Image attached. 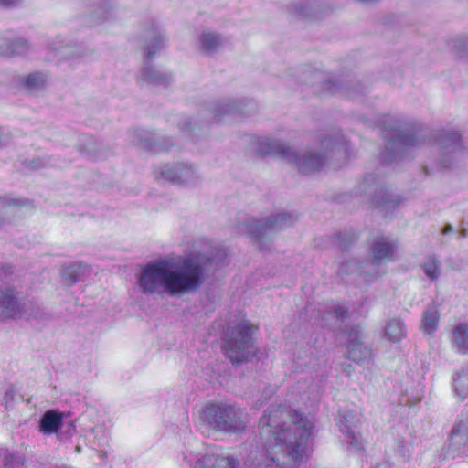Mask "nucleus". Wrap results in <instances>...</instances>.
<instances>
[{
    "mask_svg": "<svg viewBox=\"0 0 468 468\" xmlns=\"http://www.w3.org/2000/svg\"><path fill=\"white\" fill-rule=\"evenodd\" d=\"M452 230H453L452 226L451 224H446L441 232H442V234L446 235V234L452 232Z\"/></svg>",
    "mask_w": 468,
    "mask_h": 468,
    "instance_id": "41",
    "label": "nucleus"
},
{
    "mask_svg": "<svg viewBox=\"0 0 468 468\" xmlns=\"http://www.w3.org/2000/svg\"><path fill=\"white\" fill-rule=\"evenodd\" d=\"M29 50L30 45L27 40L23 38L14 41H0V56L2 57L23 56L28 53Z\"/></svg>",
    "mask_w": 468,
    "mask_h": 468,
    "instance_id": "22",
    "label": "nucleus"
},
{
    "mask_svg": "<svg viewBox=\"0 0 468 468\" xmlns=\"http://www.w3.org/2000/svg\"><path fill=\"white\" fill-rule=\"evenodd\" d=\"M297 217L288 212H281L261 219H250L246 224L248 232L255 239L260 249L271 234L284 228L292 226Z\"/></svg>",
    "mask_w": 468,
    "mask_h": 468,
    "instance_id": "6",
    "label": "nucleus"
},
{
    "mask_svg": "<svg viewBox=\"0 0 468 468\" xmlns=\"http://www.w3.org/2000/svg\"><path fill=\"white\" fill-rule=\"evenodd\" d=\"M202 419L213 430L224 432H240L247 424V414L235 404H210L204 409Z\"/></svg>",
    "mask_w": 468,
    "mask_h": 468,
    "instance_id": "4",
    "label": "nucleus"
},
{
    "mask_svg": "<svg viewBox=\"0 0 468 468\" xmlns=\"http://www.w3.org/2000/svg\"><path fill=\"white\" fill-rule=\"evenodd\" d=\"M360 262L361 261L356 260H351L343 262L339 267V274L341 275L342 279L347 281V277L350 274L357 273V275H359Z\"/></svg>",
    "mask_w": 468,
    "mask_h": 468,
    "instance_id": "32",
    "label": "nucleus"
},
{
    "mask_svg": "<svg viewBox=\"0 0 468 468\" xmlns=\"http://www.w3.org/2000/svg\"><path fill=\"white\" fill-rule=\"evenodd\" d=\"M144 50L148 58H151L165 42V36L159 28H152L144 34Z\"/></svg>",
    "mask_w": 468,
    "mask_h": 468,
    "instance_id": "20",
    "label": "nucleus"
},
{
    "mask_svg": "<svg viewBox=\"0 0 468 468\" xmlns=\"http://www.w3.org/2000/svg\"><path fill=\"white\" fill-rule=\"evenodd\" d=\"M449 450L465 452L468 451V413L461 414L452 428Z\"/></svg>",
    "mask_w": 468,
    "mask_h": 468,
    "instance_id": "12",
    "label": "nucleus"
},
{
    "mask_svg": "<svg viewBox=\"0 0 468 468\" xmlns=\"http://www.w3.org/2000/svg\"><path fill=\"white\" fill-rule=\"evenodd\" d=\"M21 0H0V6L9 7L17 5Z\"/></svg>",
    "mask_w": 468,
    "mask_h": 468,
    "instance_id": "39",
    "label": "nucleus"
},
{
    "mask_svg": "<svg viewBox=\"0 0 468 468\" xmlns=\"http://www.w3.org/2000/svg\"><path fill=\"white\" fill-rule=\"evenodd\" d=\"M419 144V139L413 131L409 129L393 131L386 145V158L390 160L399 159L407 149Z\"/></svg>",
    "mask_w": 468,
    "mask_h": 468,
    "instance_id": "10",
    "label": "nucleus"
},
{
    "mask_svg": "<svg viewBox=\"0 0 468 468\" xmlns=\"http://www.w3.org/2000/svg\"><path fill=\"white\" fill-rule=\"evenodd\" d=\"M22 203L9 197H0V228L9 221L8 216Z\"/></svg>",
    "mask_w": 468,
    "mask_h": 468,
    "instance_id": "28",
    "label": "nucleus"
},
{
    "mask_svg": "<svg viewBox=\"0 0 468 468\" xmlns=\"http://www.w3.org/2000/svg\"><path fill=\"white\" fill-rule=\"evenodd\" d=\"M266 468H272V465L271 464H267Z\"/></svg>",
    "mask_w": 468,
    "mask_h": 468,
    "instance_id": "48",
    "label": "nucleus"
},
{
    "mask_svg": "<svg viewBox=\"0 0 468 468\" xmlns=\"http://www.w3.org/2000/svg\"><path fill=\"white\" fill-rule=\"evenodd\" d=\"M185 125H186V127H188V128H189L188 130H189L190 132L194 130V128L189 127V126H190V122H189L187 120H186V121H185Z\"/></svg>",
    "mask_w": 468,
    "mask_h": 468,
    "instance_id": "44",
    "label": "nucleus"
},
{
    "mask_svg": "<svg viewBox=\"0 0 468 468\" xmlns=\"http://www.w3.org/2000/svg\"><path fill=\"white\" fill-rule=\"evenodd\" d=\"M227 257L225 250H218L213 256L198 253L155 260L143 269L138 278L139 287L144 294L154 298L194 292L204 282L207 272L212 267H218Z\"/></svg>",
    "mask_w": 468,
    "mask_h": 468,
    "instance_id": "1",
    "label": "nucleus"
},
{
    "mask_svg": "<svg viewBox=\"0 0 468 468\" xmlns=\"http://www.w3.org/2000/svg\"><path fill=\"white\" fill-rule=\"evenodd\" d=\"M133 142L142 148L151 151L154 154H159L169 148L168 144H164L159 141V137L145 130H135L133 132Z\"/></svg>",
    "mask_w": 468,
    "mask_h": 468,
    "instance_id": "17",
    "label": "nucleus"
},
{
    "mask_svg": "<svg viewBox=\"0 0 468 468\" xmlns=\"http://www.w3.org/2000/svg\"><path fill=\"white\" fill-rule=\"evenodd\" d=\"M247 112L248 111H245L240 102L229 99L216 101L199 111L197 125L205 128L211 122H222L226 116Z\"/></svg>",
    "mask_w": 468,
    "mask_h": 468,
    "instance_id": "8",
    "label": "nucleus"
},
{
    "mask_svg": "<svg viewBox=\"0 0 468 468\" xmlns=\"http://www.w3.org/2000/svg\"><path fill=\"white\" fill-rule=\"evenodd\" d=\"M172 75L165 72H161L147 63L144 64L139 80L153 86H167L172 81Z\"/></svg>",
    "mask_w": 468,
    "mask_h": 468,
    "instance_id": "18",
    "label": "nucleus"
},
{
    "mask_svg": "<svg viewBox=\"0 0 468 468\" xmlns=\"http://www.w3.org/2000/svg\"><path fill=\"white\" fill-rule=\"evenodd\" d=\"M397 250L396 240L388 238H379L376 239L370 249L371 261L375 264L383 265L388 261L395 260Z\"/></svg>",
    "mask_w": 468,
    "mask_h": 468,
    "instance_id": "14",
    "label": "nucleus"
},
{
    "mask_svg": "<svg viewBox=\"0 0 468 468\" xmlns=\"http://www.w3.org/2000/svg\"><path fill=\"white\" fill-rule=\"evenodd\" d=\"M222 38L215 32H203L199 37V44L205 54L216 52L222 45Z\"/></svg>",
    "mask_w": 468,
    "mask_h": 468,
    "instance_id": "23",
    "label": "nucleus"
},
{
    "mask_svg": "<svg viewBox=\"0 0 468 468\" xmlns=\"http://www.w3.org/2000/svg\"><path fill=\"white\" fill-rule=\"evenodd\" d=\"M381 265L375 264L373 261L370 263L360 262L359 276H362L367 282H372L384 274V271H380Z\"/></svg>",
    "mask_w": 468,
    "mask_h": 468,
    "instance_id": "30",
    "label": "nucleus"
},
{
    "mask_svg": "<svg viewBox=\"0 0 468 468\" xmlns=\"http://www.w3.org/2000/svg\"><path fill=\"white\" fill-rule=\"evenodd\" d=\"M324 90L327 93H340L344 96L355 100L363 93V88L354 78H347L341 80H329L323 85Z\"/></svg>",
    "mask_w": 468,
    "mask_h": 468,
    "instance_id": "13",
    "label": "nucleus"
},
{
    "mask_svg": "<svg viewBox=\"0 0 468 468\" xmlns=\"http://www.w3.org/2000/svg\"><path fill=\"white\" fill-rule=\"evenodd\" d=\"M256 327L242 322L235 326L225 343V355L232 364L247 363L255 356L252 335Z\"/></svg>",
    "mask_w": 468,
    "mask_h": 468,
    "instance_id": "5",
    "label": "nucleus"
},
{
    "mask_svg": "<svg viewBox=\"0 0 468 468\" xmlns=\"http://www.w3.org/2000/svg\"><path fill=\"white\" fill-rule=\"evenodd\" d=\"M335 314L337 318L343 319L344 317H346V311L342 307H338L335 310Z\"/></svg>",
    "mask_w": 468,
    "mask_h": 468,
    "instance_id": "40",
    "label": "nucleus"
},
{
    "mask_svg": "<svg viewBox=\"0 0 468 468\" xmlns=\"http://www.w3.org/2000/svg\"><path fill=\"white\" fill-rule=\"evenodd\" d=\"M468 236L467 229L465 228H462V229L459 232V238L463 239Z\"/></svg>",
    "mask_w": 468,
    "mask_h": 468,
    "instance_id": "42",
    "label": "nucleus"
},
{
    "mask_svg": "<svg viewBox=\"0 0 468 468\" xmlns=\"http://www.w3.org/2000/svg\"><path fill=\"white\" fill-rule=\"evenodd\" d=\"M62 54L68 58H81L85 51L80 47H64L61 50Z\"/></svg>",
    "mask_w": 468,
    "mask_h": 468,
    "instance_id": "36",
    "label": "nucleus"
},
{
    "mask_svg": "<svg viewBox=\"0 0 468 468\" xmlns=\"http://www.w3.org/2000/svg\"><path fill=\"white\" fill-rule=\"evenodd\" d=\"M10 142V135L9 133H5L1 127H0V147L5 146Z\"/></svg>",
    "mask_w": 468,
    "mask_h": 468,
    "instance_id": "38",
    "label": "nucleus"
},
{
    "mask_svg": "<svg viewBox=\"0 0 468 468\" xmlns=\"http://www.w3.org/2000/svg\"><path fill=\"white\" fill-rule=\"evenodd\" d=\"M358 190L367 196L371 203L385 210H392L401 202V198L388 191L384 183L375 175L367 176L359 184Z\"/></svg>",
    "mask_w": 468,
    "mask_h": 468,
    "instance_id": "7",
    "label": "nucleus"
},
{
    "mask_svg": "<svg viewBox=\"0 0 468 468\" xmlns=\"http://www.w3.org/2000/svg\"><path fill=\"white\" fill-rule=\"evenodd\" d=\"M465 48H468V37L466 39Z\"/></svg>",
    "mask_w": 468,
    "mask_h": 468,
    "instance_id": "46",
    "label": "nucleus"
},
{
    "mask_svg": "<svg viewBox=\"0 0 468 468\" xmlns=\"http://www.w3.org/2000/svg\"><path fill=\"white\" fill-rule=\"evenodd\" d=\"M323 153L305 149L302 152H292L282 141L267 137L258 140L257 150L261 154H283L294 164L300 173L308 175L319 171L326 163L327 153L335 151L342 146V136L335 133L320 141Z\"/></svg>",
    "mask_w": 468,
    "mask_h": 468,
    "instance_id": "3",
    "label": "nucleus"
},
{
    "mask_svg": "<svg viewBox=\"0 0 468 468\" xmlns=\"http://www.w3.org/2000/svg\"><path fill=\"white\" fill-rule=\"evenodd\" d=\"M157 180L167 181L179 186H194L200 181V175L197 169L186 163L176 165H165L155 170Z\"/></svg>",
    "mask_w": 468,
    "mask_h": 468,
    "instance_id": "9",
    "label": "nucleus"
},
{
    "mask_svg": "<svg viewBox=\"0 0 468 468\" xmlns=\"http://www.w3.org/2000/svg\"><path fill=\"white\" fill-rule=\"evenodd\" d=\"M48 162H49L48 159H47L45 157H39V158L33 159L30 162V165L34 169H40V168L46 167L48 165Z\"/></svg>",
    "mask_w": 468,
    "mask_h": 468,
    "instance_id": "37",
    "label": "nucleus"
},
{
    "mask_svg": "<svg viewBox=\"0 0 468 468\" xmlns=\"http://www.w3.org/2000/svg\"><path fill=\"white\" fill-rule=\"evenodd\" d=\"M395 452L404 461H410V443L404 439L398 438L395 440Z\"/></svg>",
    "mask_w": 468,
    "mask_h": 468,
    "instance_id": "33",
    "label": "nucleus"
},
{
    "mask_svg": "<svg viewBox=\"0 0 468 468\" xmlns=\"http://www.w3.org/2000/svg\"><path fill=\"white\" fill-rule=\"evenodd\" d=\"M347 356L356 363L363 362L371 356L370 348L362 342V332L359 328L351 329L348 333Z\"/></svg>",
    "mask_w": 468,
    "mask_h": 468,
    "instance_id": "15",
    "label": "nucleus"
},
{
    "mask_svg": "<svg viewBox=\"0 0 468 468\" xmlns=\"http://www.w3.org/2000/svg\"><path fill=\"white\" fill-rule=\"evenodd\" d=\"M460 142L461 135L455 132L448 133L443 140L444 147L452 148L453 150L459 147Z\"/></svg>",
    "mask_w": 468,
    "mask_h": 468,
    "instance_id": "35",
    "label": "nucleus"
},
{
    "mask_svg": "<svg viewBox=\"0 0 468 468\" xmlns=\"http://www.w3.org/2000/svg\"><path fill=\"white\" fill-rule=\"evenodd\" d=\"M87 268L88 267L86 265L80 262H76L64 268L61 273L64 282L68 285L76 283L80 276L85 273Z\"/></svg>",
    "mask_w": 468,
    "mask_h": 468,
    "instance_id": "25",
    "label": "nucleus"
},
{
    "mask_svg": "<svg viewBox=\"0 0 468 468\" xmlns=\"http://www.w3.org/2000/svg\"><path fill=\"white\" fill-rule=\"evenodd\" d=\"M81 452V447L80 445H77L75 447V452L80 453Z\"/></svg>",
    "mask_w": 468,
    "mask_h": 468,
    "instance_id": "45",
    "label": "nucleus"
},
{
    "mask_svg": "<svg viewBox=\"0 0 468 468\" xmlns=\"http://www.w3.org/2000/svg\"><path fill=\"white\" fill-rule=\"evenodd\" d=\"M439 311L436 305L431 304L423 313L421 328L425 334L433 333L439 323Z\"/></svg>",
    "mask_w": 468,
    "mask_h": 468,
    "instance_id": "24",
    "label": "nucleus"
},
{
    "mask_svg": "<svg viewBox=\"0 0 468 468\" xmlns=\"http://www.w3.org/2000/svg\"><path fill=\"white\" fill-rule=\"evenodd\" d=\"M260 423L267 459L277 468H291L306 456L313 425L303 414L275 410L265 413Z\"/></svg>",
    "mask_w": 468,
    "mask_h": 468,
    "instance_id": "2",
    "label": "nucleus"
},
{
    "mask_svg": "<svg viewBox=\"0 0 468 468\" xmlns=\"http://www.w3.org/2000/svg\"><path fill=\"white\" fill-rule=\"evenodd\" d=\"M453 386L462 399L468 397V367L458 371L453 377Z\"/></svg>",
    "mask_w": 468,
    "mask_h": 468,
    "instance_id": "29",
    "label": "nucleus"
},
{
    "mask_svg": "<svg viewBox=\"0 0 468 468\" xmlns=\"http://www.w3.org/2000/svg\"><path fill=\"white\" fill-rule=\"evenodd\" d=\"M21 310L18 293L13 287L0 288V317H13Z\"/></svg>",
    "mask_w": 468,
    "mask_h": 468,
    "instance_id": "16",
    "label": "nucleus"
},
{
    "mask_svg": "<svg viewBox=\"0 0 468 468\" xmlns=\"http://www.w3.org/2000/svg\"><path fill=\"white\" fill-rule=\"evenodd\" d=\"M46 82L45 77L41 73L29 74L25 80V86L30 91L40 90Z\"/></svg>",
    "mask_w": 468,
    "mask_h": 468,
    "instance_id": "31",
    "label": "nucleus"
},
{
    "mask_svg": "<svg viewBox=\"0 0 468 468\" xmlns=\"http://www.w3.org/2000/svg\"><path fill=\"white\" fill-rule=\"evenodd\" d=\"M62 414L57 410L46 411L39 420V431L45 435L57 433L62 425Z\"/></svg>",
    "mask_w": 468,
    "mask_h": 468,
    "instance_id": "19",
    "label": "nucleus"
},
{
    "mask_svg": "<svg viewBox=\"0 0 468 468\" xmlns=\"http://www.w3.org/2000/svg\"><path fill=\"white\" fill-rule=\"evenodd\" d=\"M445 243H446V241H445V240H443V239H441V245H443V244H445Z\"/></svg>",
    "mask_w": 468,
    "mask_h": 468,
    "instance_id": "47",
    "label": "nucleus"
},
{
    "mask_svg": "<svg viewBox=\"0 0 468 468\" xmlns=\"http://www.w3.org/2000/svg\"><path fill=\"white\" fill-rule=\"evenodd\" d=\"M426 275L431 279L436 280L439 276V263L435 258H430L423 265Z\"/></svg>",
    "mask_w": 468,
    "mask_h": 468,
    "instance_id": "34",
    "label": "nucleus"
},
{
    "mask_svg": "<svg viewBox=\"0 0 468 468\" xmlns=\"http://www.w3.org/2000/svg\"><path fill=\"white\" fill-rule=\"evenodd\" d=\"M453 343L457 351L468 353V324H459L453 330Z\"/></svg>",
    "mask_w": 468,
    "mask_h": 468,
    "instance_id": "26",
    "label": "nucleus"
},
{
    "mask_svg": "<svg viewBox=\"0 0 468 468\" xmlns=\"http://www.w3.org/2000/svg\"><path fill=\"white\" fill-rule=\"evenodd\" d=\"M375 468H391V466L388 463L385 462L376 465Z\"/></svg>",
    "mask_w": 468,
    "mask_h": 468,
    "instance_id": "43",
    "label": "nucleus"
},
{
    "mask_svg": "<svg viewBox=\"0 0 468 468\" xmlns=\"http://www.w3.org/2000/svg\"><path fill=\"white\" fill-rule=\"evenodd\" d=\"M359 421L358 414L348 409H341L336 419L339 431L347 437L346 442L355 448H358L359 445V439L356 435Z\"/></svg>",
    "mask_w": 468,
    "mask_h": 468,
    "instance_id": "11",
    "label": "nucleus"
},
{
    "mask_svg": "<svg viewBox=\"0 0 468 468\" xmlns=\"http://www.w3.org/2000/svg\"><path fill=\"white\" fill-rule=\"evenodd\" d=\"M236 464L233 457L207 453L199 460L198 468H236Z\"/></svg>",
    "mask_w": 468,
    "mask_h": 468,
    "instance_id": "21",
    "label": "nucleus"
},
{
    "mask_svg": "<svg viewBox=\"0 0 468 468\" xmlns=\"http://www.w3.org/2000/svg\"><path fill=\"white\" fill-rule=\"evenodd\" d=\"M384 336L391 342H399L404 336V324L399 319H391L386 325Z\"/></svg>",
    "mask_w": 468,
    "mask_h": 468,
    "instance_id": "27",
    "label": "nucleus"
}]
</instances>
